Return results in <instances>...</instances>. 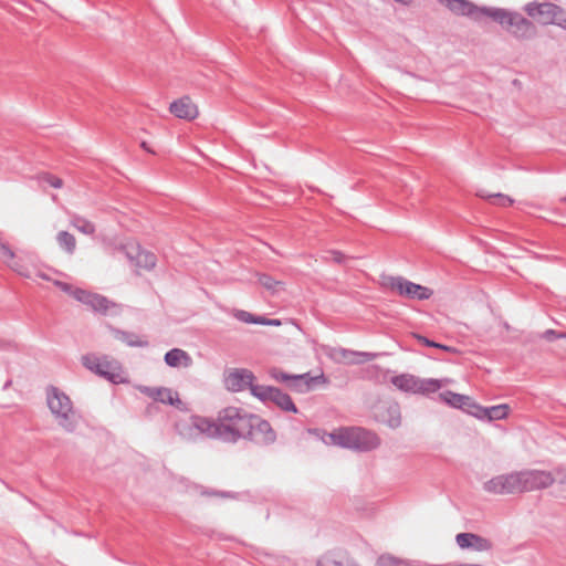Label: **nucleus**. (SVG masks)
<instances>
[{
	"instance_id": "obj_1",
	"label": "nucleus",
	"mask_w": 566,
	"mask_h": 566,
	"mask_svg": "<svg viewBox=\"0 0 566 566\" xmlns=\"http://www.w3.org/2000/svg\"><path fill=\"white\" fill-rule=\"evenodd\" d=\"M556 481L566 484V473L559 468L554 471L524 469L490 479L483 490L497 495L521 494L548 489Z\"/></svg>"
},
{
	"instance_id": "obj_2",
	"label": "nucleus",
	"mask_w": 566,
	"mask_h": 566,
	"mask_svg": "<svg viewBox=\"0 0 566 566\" xmlns=\"http://www.w3.org/2000/svg\"><path fill=\"white\" fill-rule=\"evenodd\" d=\"M253 413H250L238 407H227L218 412L216 426L218 429V439L235 443L244 440L248 428L251 427Z\"/></svg>"
},
{
	"instance_id": "obj_3",
	"label": "nucleus",
	"mask_w": 566,
	"mask_h": 566,
	"mask_svg": "<svg viewBox=\"0 0 566 566\" xmlns=\"http://www.w3.org/2000/svg\"><path fill=\"white\" fill-rule=\"evenodd\" d=\"M324 443L338 446L356 451H370L376 449L380 440L376 433L359 427L340 428L323 438Z\"/></svg>"
},
{
	"instance_id": "obj_4",
	"label": "nucleus",
	"mask_w": 566,
	"mask_h": 566,
	"mask_svg": "<svg viewBox=\"0 0 566 566\" xmlns=\"http://www.w3.org/2000/svg\"><path fill=\"white\" fill-rule=\"evenodd\" d=\"M46 402L59 426L67 432H73L78 420L69 396L55 387H50L46 390Z\"/></svg>"
},
{
	"instance_id": "obj_5",
	"label": "nucleus",
	"mask_w": 566,
	"mask_h": 566,
	"mask_svg": "<svg viewBox=\"0 0 566 566\" xmlns=\"http://www.w3.org/2000/svg\"><path fill=\"white\" fill-rule=\"evenodd\" d=\"M177 433L187 441L218 438L216 420L201 416H186L176 421Z\"/></svg>"
},
{
	"instance_id": "obj_6",
	"label": "nucleus",
	"mask_w": 566,
	"mask_h": 566,
	"mask_svg": "<svg viewBox=\"0 0 566 566\" xmlns=\"http://www.w3.org/2000/svg\"><path fill=\"white\" fill-rule=\"evenodd\" d=\"M449 378L422 379L410 374H401L391 378V384L401 391L410 394L428 395L438 391L440 388L451 384Z\"/></svg>"
},
{
	"instance_id": "obj_7",
	"label": "nucleus",
	"mask_w": 566,
	"mask_h": 566,
	"mask_svg": "<svg viewBox=\"0 0 566 566\" xmlns=\"http://www.w3.org/2000/svg\"><path fill=\"white\" fill-rule=\"evenodd\" d=\"M489 18L502 24L517 39H530L535 35L534 24L518 13L492 8Z\"/></svg>"
},
{
	"instance_id": "obj_8",
	"label": "nucleus",
	"mask_w": 566,
	"mask_h": 566,
	"mask_svg": "<svg viewBox=\"0 0 566 566\" xmlns=\"http://www.w3.org/2000/svg\"><path fill=\"white\" fill-rule=\"evenodd\" d=\"M83 365L95 374L108 379L114 384L125 381V371L122 365L108 357H98L96 355H86L82 358Z\"/></svg>"
},
{
	"instance_id": "obj_9",
	"label": "nucleus",
	"mask_w": 566,
	"mask_h": 566,
	"mask_svg": "<svg viewBox=\"0 0 566 566\" xmlns=\"http://www.w3.org/2000/svg\"><path fill=\"white\" fill-rule=\"evenodd\" d=\"M525 11L541 24H556L566 30V12L556 4L532 2L525 7Z\"/></svg>"
},
{
	"instance_id": "obj_10",
	"label": "nucleus",
	"mask_w": 566,
	"mask_h": 566,
	"mask_svg": "<svg viewBox=\"0 0 566 566\" xmlns=\"http://www.w3.org/2000/svg\"><path fill=\"white\" fill-rule=\"evenodd\" d=\"M118 251L125 255L129 264L137 271L151 270L156 265V255L143 250L138 243L127 242Z\"/></svg>"
},
{
	"instance_id": "obj_11",
	"label": "nucleus",
	"mask_w": 566,
	"mask_h": 566,
	"mask_svg": "<svg viewBox=\"0 0 566 566\" xmlns=\"http://www.w3.org/2000/svg\"><path fill=\"white\" fill-rule=\"evenodd\" d=\"M244 440H249L259 446H269L276 440V433L269 421L253 413L251 427L248 428Z\"/></svg>"
},
{
	"instance_id": "obj_12",
	"label": "nucleus",
	"mask_w": 566,
	"mask_h": 566,
	"mask_svg": "<svg viewBox=\"0 0 566 566\" xmlns=\"http://www.w3.org/2000/svg\"><path fill=\"white\" fill-rule=\"evenodd\" d=\"M252 395L261 401H272L284 411L297 412V408L291 397L279 388L271 386H259L252 388Z\"/></svg>"
},
{
	"instance_id": "obj_13",
	"label": "nucleus",
	"mask_w": 566,
	"mask_h": 566,
	"mask_svg": "<svg viewBox=\"0 0 566 566\" xmlns=\"http://www.w3.org/2000/svg\"><path fill=\"white\" fill-rule=\"evenodd\" d=\"M451 12L458 15L470 17L474 21H480L484 17L490 15L492 8L476 7L468 0H440Z\"/></svg>"
},
{
	"instance_id": "obj_14",
	"label": "nucleus",
	"mask_w": 566,
	"mask_h": 566,
	"mask_svg": "<svg viewBox=\"0 0 566 566\" xmlns=\"http://www.w3.org/2000/svg\"><path fill=\"white\" fill-rule=\"evenodd\" d=\"M390 286L400 295L413 300H428L432 295V291L430 289L412 283L402 277H392Z\"/></svg>"
},
{
	"instance_id": "obj_15",
	"label": "nucleus",
	"mask_w": 566,
	"mask_h": 566,
	"mask_svg": "<svg viewBox=\"0 0 566 566\" xmlns=\"http://www.w3.org/2000/svg\"><path fill=\"white\" fill-rule=\"evenodd\" d=\"M253 380L254 375L248 369H233L224 378L226 387L234 392L242 391L247 388L252 392L253 387L260 386L254 385Z\"/></svg>"
},
{
	"instance_id": "obj_16",
	"label": "nucleus",
	"mask_w": 566,
	"mask_h": 566,
	"mask_svg": "<svg viewBox=\"0 0 566 566\" xmlns=\"http://www.w3.org/2000/svg\"><path fill=\"white\" fill-rule=\"evenodd\" d=\"M72 296L76 301L90 306L95 312L106 313L111 306L115 305L105 296L82 289L72 291Z\"/></svg>"
},
{
	"instance_id": "obj_17",
	"label": "nucleus",
	"mask_w": 566,
	"mask_h": 566,
	"mask_svg": "<svg viewBox=\"0 0 566 566\" xmlns=\"http://www.w3.org/2000/svg\"><path fill=\"white\" fill-rule=\"evenodd\" d=\"M328 357L336 363L344 364H361L365 361L373 360L375 354L366 352H355L345 348H331L327 353Z\"/></svg>"
},
{
	"instance_id": "obj_18",
	"label": "nucleus",
	"mask_w": 566,
	"mask_h": 566,
	"mask_svg": "<svg viewBox=\"0 0 566 566\" xmlns=\"http://www.w3.org/2000/svg\"><path fill=\"white\" fill-rule=\"evenodd\" d=\"M455 542L462 549L486 552L492 548V543L490 539L473 533H459L455 536Z\"/></svg>"
},
{
	"instance_id": "obj_19",
	"label": "nucleus",
	"mask_w": 566,
	"mask_h": 566,
	"mask_svg": "<svg viewBox=\"0 0 566 566\" xmlns=\"http://www.w3.org/2000/svg\"><path fill=\"white\" fill-rule=\"evenodd\" d=\"M140 391L154 399L155 401H159L163 403L171 405L177 408H180L182 401L179 399L178 394L170 388L166 387H143Z\"/></svg>"
},
{
	"instance_id": "obj_20",
	"label": "nucleus",
	"mask_w": 566,
	"mask_h": 566,
	"mask_svg": "<svg viewBox=\"0 0 566 566\" xmlns=\"http://www.w3.org/2000/svg\"><path fill=\"white\" fill-rule=\"evenodd\" d=\"M169 111L176 117L187 120H192L198 116V108L188 96L172 102Z\"/></svg>"
},
{
	"instance_id": "obj_21",
	"label": "nucleus",
	"mask_w": 566,
	"mask_h": 566,
	"mask_svg": "<svg viewBox=\"0 0 566 566\" xmlns=\"http://www.w3.org/2000/svg\"><path fill=\"white\" fill-rule=\"evenodd\" d=\"M272 377L279 381H291V387L300 392H305L311 389L313 378H307V375L289 376L282 371H273Z\"/></svg>"
},
{
	"instance_id": "obj_22",
	"label": "nucleus",
	"mask_w": 566,
	"mask_h": 566,
	"mask_svg": "<svg viewBox=\"0 0 566 566\" xmlns=\"http://www.w3.org/2000/svg\"><path fill=\"white\" fill-rule=\"evenodd\" d=\"M164 359L169 367L174 368H188L192 365V358L190 357V355L180 348L170 349L169 352L166 353Z\"/></svg>"
},
{
	"instance_id": "obj_23",
	"label": "nucleus",
	"mask_w": 566,
	"mask_h": 566,
	"mask_svg": "<svg viewBox=\"0 0 566 566\" xmlns=\"http://www.w3.org/2000/svg\"><path fill=\"white\" fill-rule=\"evenodd\" d=\"M70 224L86 235H92L95 233V224L77 213L71 214Z\"/></svg>"
},
{
	"instance_id": "obj_24",
	"label": "nucleus",
	"mask_w": 566,
	"mask_h": 566,
	"mask_svg": "<svg viewBox=\"0 0 566 566\" xmlns=\"http://www.w3.org/2000/svg\"><path fill=\"white\" fill-rule=\"evenodd\" d=\"M113 334L115 338L126 343L128 346L132 347H147L148 342L145 339H142L138 335L120 329H113Z\"/></svg>"
},
{
	"instance_id": "obj_25",
	"label": "nucleus",
	"mask_w": 566,
	"mask_h": 566,
	"mask_svg": "<svg viewBox=\"0 0 566 566\" xmlns=\"http://www.w3.org/2000/svg\"><path fill=\"white\" fill-rule=\"evenodd\" d=\"M56 242L59 247L70 255H72L76 250V239L67 231L63 230L57 232Z\"/></svg>"
},
{
	"instance_id": "obj_26",
	"label": "nucleus",
	"mask_w": 566,
	"mask_h": 566,
	"mask_svg": "<svg viewBox=\"0 0 566 566\" xmlns=\"http://www.w3.org/2000/svg\"><path fill=\"white\" fill-rule=\"evenodd\" d=\"M439 398L447 402L448 405L464 409L465 406L469 403V397L464 395H460L453 391H444L439 395Z\"/></svg>"
},
{
	"instance_id": "obj_27",
	"label": "nucleus",
	"mask_w": 566,
	"mask_h": 566,
	"mask_svg": "<svg viewBox=\"0 0 566 566\" xmlns=\"http://www.w3.org/2000/svg\"><path fill=\"white\" fill-rule=\"evenodd\" d=\"M388 418L384 419L390 428H398L401 424L400 408L397 403H390L387 409Z\"/></svg>"
},
{
	"instance_id": "obj_28",
	"label": "nucleus",
	"mask_w": 566,
	"mask_h": 566,
	"mask_svg": "<svg viewBox=\"0 0 566 566\" xmlns=\"http://www.w3.org/2000/svg\"><path fill=\"white\" fill-rule=\"evenodd\" d=\"M507 413H509V406L505 405V403L497 405V406H492V407H486L485 419H488V420H501V419L506 418Z\"/></svg>"
},
{
	"instance_id": "obj_29",
	"label": "nucleus",
	"mask_w": 566,
	"mask_h": 566,
	"mask_svg": "<svg viewBox=\"0 0 566 566\" xmlns=\"http://www.w3.org/2000/svg\"><path fill=\"white\" fill-rule=\"evenodd\" d=\"M233 317H235L238 321L247 323V324H259L261 316H255L250 312L243 311V310H233L232 311Z\"/></svg>"
},
{
	"instance_id": "obj_30",
	"label": "nucleus",
	"mask_w": 566,
	"mask_h": 566,
	"mask_svg": "<svg viewBox=\"0 0 566 566\" xmlns=\"http://www.w3.org/2000/svg\"><path fill=\"white\" fill-rule=\"evenodd\" d=\"M463 410H465L467 412H469L470 415L474 416L478 419H481V420L485 419L486 407H482V406L478 405L470 397H469V403L465 406V408Z\"/></svg>"
},
{
	"instance_id": "obj_31",
	"label": "nucleus",
	"mask_w": 566,
	"mask_h": 566,
	"mask_svg": "<svg viewBox=\"0 0 566 566\" xmlns=\"http://www.w3.org/2000/svg\"><path fill=\"white\" fill-rule=\"evenodd\" d=\"M259 283L272 293L277 292L282 285V282L274 280L268 274H260Z\"/></svg>"
},
{
	"instance_id": "obj_32",
	"label": "nucleus",
	"mask_w": 566,
	"mask_h": 566,
	"mask_svg": "<svg viewBox=\"0 0 566 566\" xmlns=\"http://www.w3.org/2000/svg\"><path fill=\"white\" fill-rule=\"evenodd\" d=\"M40 182H45L53 188L60 189L63 187V180L51 174H42L39 176Z\"/></svg>"
},
{
	"instance_id": "obj_33",
	"label": "nucleus",
	"mask_w": 566,
	"mask_h": 566,
	"mask_svg": "<svg viewBox=\"0 0 566 566\" xmlns=\"http://www.w3.org/2000/svg\"><path fill=\"white\" fill-rule=\"evenodd\" d=\"M488 198L493 199V203L501 207H509L513 205L514 200L503 193L490 195Z\"/></svg>"
},
{
	"instance_id": "obj_34",
	"label": "nucleus",
	"mask_w": 566,
	"mask_h": 566,
	"mask_svg": "<svg viewBox=\"0 0 566 566\" xmlns=\"http://www.w3.org/2000/svg\"><path fill=\"white\" fill-rule=\"evenodd\" d=\"M0 250L2 253V258L4 259L6 262L13 261L14 252L11 250V248L7 243L2 242L1 240H0Z\"/></svg>"
},
{
	"instance_id": "obj_35",
	"label": "nucleus",
	"mask_w": 566,
	"mask_h": 566,
	"mask_svg": "<svg viewBox=\"0 0 566 566\" xmlns=\"http://www.w3.org/2000/svg\"><path fill=\"white\" fill-rule=\"evenodd\" d=\"M327 254L328 255L325 259L332 260L336 263H342L345 260V255L339 251H329V252H327Z\"/></svg>"
},
{
	"instance_id": "obj_36",
	"label": "nucleus",
	"mask_w": 566,
	"mask_h": 566,
	"mask_svg": "<svg viewBox=\"0 0 566 566\" xmlns=\"http://www.w3.org/2000/svg\"><path fill=\"white\" fill-rule=\"evenodd\" d=\"M543 338L547 339V340H554V339H557V338H562L564 337V334L563 333H558L554 329H547L543 333L542 335Z\"/></svg>"
},
{
	"instance_id": "obj_37",
	"label": "nucleus",
	"mask_w": 566,
	"mask_h": 566,
	"mask_svg": "<svg viewBox=\"0 0 566 566\" xmlns=\"http://www.w3.org/2000/svg\"><path fill=\"white\" fill-rule=\"evenodd\" d=\"M9 266L12 270H14L15 272H18L22 276H25V277H30L31 276L30 273L22 265H20L18 262L9 263Z\"/></svg>"
},
{
	"instance_id": "obj_38",
	"label": "nucleus",
	"mask_w": 566,
	"mask_h": 566,
	"mask_svg": "<svg viewBox=\"0 0 566 566\" xmlns=\"http://www.w3.org/2000/svg\"><path fill=\"white\" fill-rule=\"evenodd\" d=\"M201 494L208 496L233 497V495L229 492L202 491Z\"/></svg>"
},
{
	"instance_id": "obj_39",
	"label": "nucleus",
	"mask_w": 566,
	"mask_h": 566,
	"mask_svg": "<svg viewBox=\"0 0 566 566\" xmlns=\"http://www.w3.org/2000/svg\"><path fill=\"white\" fill-rule=\"evenodd\" d=\"M260 325H269V326H280L281 321L275 318H266L264 316H261V319L259 321Z\"/></svg>"
},
{
	"instance_id": "obj_40",
	"label": "nucleus",
	"mask_w": 566,
	"mask_h": 566,
	"mask_svg": "<svg viewBox=\"0 0 566 566\" xmlns=\"http://www.w3.org/2000/svg\"><path fill=\"white\" fill-rule=\"evenodd\" d=\"M54 285H56L57 287H60L62 291L69 293L72 295V291H74L75 289H73L70 284L65 283V282H62V281H54Z\"/></svg>"
},
{
	"instance_id": "obj_41",
	"label": "nucleus",
	"mask_w": 566,
	"mask_h": 566,
	"mask_svg": "<svg viewBox=\"0 0 566 566\" xmlns=\"http://www.w3.org/2000/svg\"><path fill=\"white\" fill-rule=\"evenodd\" d=\"M416 338L423 345L426 346H429L432 344V340H430L429 338L424 337V336H421V335H416Z\"/></svg>"
},
{
	"instance_id": "obj_42",
	"label": "nucleus",
	"mask_w": 566,
	"mask_h": 566,
	"mask_svg": "<svg viewBox=\"0 0 566 566\" xmlns=\"http://www.w3.org/2000/svg\"><path fill=\"white\" fill-rule=\"evenodd\" d=\"M439 349H442V350H446V352H449V353H458L457 348L450 347V346H447V345H443V344H442V347H439Z\"/></svg>"
},
{
	"instance_id": "obj_43",
	"label": "nucleus",
	"mask_w": 566,
	"mask_h": 566,
	"mask_svg": "<svg viewBox=\"0 0 566 566\" xmlns=\"http://www.w3.org/2000/svg\"><path fill=\"white\" fill-rule=\"evenodd\" d=\"M36 276H39V277H41L42 280H45V281H50L51 280L44 272H41V271H39L36 273Z\"/></svg>"
},
{
	"instance_id": "obj_44",
	"label": "nucleus",
	"mask_w": 566,
	"mask_h": 566,
	"mask_svg": "<svg viewBox=\"0 0 566 566\" xmlns=\"http://www.w3.org/2000/svg\"><path fill=\"white\" fill-rule=\"evenodd\" d=\"M428 566H462V564H428Z\"/></svg>"
},
{
	"instance_id": "obj_45",
	"label": "nucleus",
	"mask_w": 566,
	"mask_h": 566,
	"mask_svg": "<svg viewBox=\"0 0 566 566\" xmlns=\"http://www.w3.org/2000/svg\"><path fill=\"white\" fill-rule=\"evenodd\" d=\"M430 347L439 348V347H442V344L436 343L432 340V344L430 345Z\"/></svg>"
},
{
	"instance_id": "obj_46",
	"label": "nucleus",
	"mask_w": 566,
	"mask_h": 566,
	"mask_svg": "<svg viewBox=\"0 0 566 566\" xmlns=\"http://www.w3.org/2000/svg\"><path fill=\"white\" fill-rule=\"evenodd\" d=\"M563 339H564V342L562 344V348L566 352V334H564Z\"/></svg>"
},
{
	"instance_id": "obj_47",
	"label": "nucleus",
	"mask_w": 566,
	"mask_h": 566,
	"mask_svg": "<svg viewBox=\"0 0 566 566\" xmlns=\"http://www.w3.org/2000/svg\"><path fill=\"white\" fill-rule=\"evenodd\" d=\"M462 566H481V565H475V564H462Z\"/></svg>"
},
{
	"instance_id": "obj_48",
	"label": "nucleus",
	"mask_w": 566,
	"mask_h": 566,
	"mask_svg": "<svg viewBox=\"0 0 566 566\" xmlns=\"http://www.w3.org/2000/svg\"><path fill=\"white\" fill-rule=\"evenodd\" d=\"M563 201H565V202H566V197L563 199Z\"/></svg>"
}]
</instances>
